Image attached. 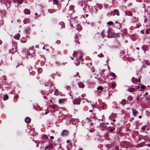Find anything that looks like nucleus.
I'll return each mask as SVG.
<instances>
[{"mask_svg": "<svg viewBox=\"0 0 150 150\" xmlns=\"http://www.w3.org/2000/svg\"><path fill=\"white\" fill-rule=\"evenodd\" d=\"M81 101V98H76L74 99L73 100V102L74 104L75 105H79Z\"/></svg>", "mask_w": 150, "mask_h": 150, "instance_id": "f257e3e1", "label": "nucleus"}, {"mask_svg": "<svg viewBox=\"0 0 150 150\" xmlns=\"http://www.w3.org/2000/svg\"><path fill=\"white\" fill-rule=\"evenodd\" d=\"M17 51V47L15 45H13L12 48L10 50V52L12 54H13Z\"/></svg>", "mask_w": 150, "mask_h": 150, "instance_id": "f03ea898", "label": "nucleus"}, {"mask_svg": "<svg viewBox=\"0 0 150 150\" xmlns=\"http://www.w3.org/2000/svg\"><path fill=\"white\" fill-rule=\"evenodd\" d=\"M111 30V29L109 28L108 30H107V33H108V35H107V37L108 38L112 37V35Z\"/></svg>", "mask_w": 150, "mask_h": 150, "instance_id": "7ed1b4c3", "label": "nucleus"}, {"mask_svg": "<svg viewBox=\"0 0 150 150\" xmlns=\"http://www.w3.org/2000/svg\"><path fill=\"white\" fill-rule=\"evenodd\" d=\"M111 15H112L113 16H115V15L118 16L119 15V11L118 10L115 9L114 11V12H112L111 13Z\"/></svg>", "mask_w": 150, "mask_h": 150, "instance_id": "20e7f679", "label": "nucleus"}, {"mask_svg": "<svg viewBox=\"0 0 150 150\" xmlns=\"http://www.w3.org/2000/svg\"><path fill=\"white\" fill-rule=\"evenodd\" d=\"M127 91H129L130 93H132L134 92L135 90V89L134 88L132 87H130V88H129L127 89Z\"/></svg>", "mask_w": 150, "mask_h": 150, "instance_id": "39448f33", "label": "nucleus"}, {"mask_svg": "<svg viewBox=\"0 0 150 150\" xmlns=\"http://www.w3.org/2000/svg\"><path fill=\"white\" fill-rule=\"evenodd\" d=\"M25 121L27 123H29L30 122L31 120L29 117H27L25 118Z\"/></svg>", "mask_w": 150, "mask_h": 150, "instance_id": "423d86ee", "label": "nucleus"}, {"mask_svg": "<svg viewBox=\"0 0 150 150\" xmlns=\"http://www.w3.org/2000/svg\"><path fill=\"white\" fill-rule=\"evenodd\" d=\"M20 35L19 33L16 34L13 37V38L17 40H19Z\"/></svg>", "mask_w": 150, "mask_h": 150, "instance_id": "0eeeda50", "label": "nucleus"}, {"mask_svg": "<svg viewBox=\"0 0 150 150\" xmlns=\"http://www.w3.org/2000/svg\"><path fill=\"white\" fill-rule=\"evenodd\" d=\"M132 111L133 115L134 116H136L138 114V112L135 109L132 110Z\"/></svg>", "mask_w": 150, "mask_h": 150, "instance_id": "6e6552de", "label": "nucleus"}, {"mask_svg": "<svg viewBox=\"0 0 150 150\" xmlns=\"http://www.w3.org/2000/svg\"><path fill=\"white\" fill-rule=\"evenodd\" d=\"M78 84L79 86V87L81 88H83L85 86V85L83 84V83L82 82L78 83Z\"/></svg>", "mask_w": 150, "mask_h": 150, "instance_id": "1a4fd4ad", "label": "nucleus"}, {"mask_svg": "<svg viewBox=\"0 0 150 150\" xmlns=\"http://www.w3.org/2000/svg\"><path fill=\"white\" fill-rule=\"evenodd\" d=\"M95 7L96 8H98L99 9H101L102 8V5L101 4H97L96 5Z\"/></svg>", "mask_w": 150, "mask_h": 150, "instance_id": "9d476101", "label": "nucleus"}, {"mask_svg": "<svg viewBox=\"0 0 150 150\" xmlns=\"http://www.w3.org/2000/svg\"><path fill=\"white\" fill-rule=\"evenodd\" d=\"M68 134V131L66 130H64L62 133V135L63 136H66Z\"/></svg>", "mask_w": 150, "mask_h": 150, "instance_id": "9b49d317", "label": "nucleus"}, {"mask_svg": "<svg viewBox=\"0 0 150 150\" xmlns=\"http://www.w3.org/2000/svg\"><path fill=\"white\" fill-rule=\"evenodd\" d=\"M24 13L26 14H29L30 13V11L29 10L26 9L24 10Z\"/></svg>", "mask_w": 150, "mask_h": 150, "instance_id": "f8f14e48", "label": "nucleus"}, {"mask_svg": "<svg viewBox=\"0 0 150 150\" xmlns=\"http://www.w3.org/2000/svg\"><path fill=\"white\" fill-rule=\"evenodd\" d=\"M42 138L43 139H48V137L47 135L44 134L42 135Z\"/></svg>", "mask_w": 150, "mask_h": 150, "instance_id": "ddd939ff", "label": "nucleus"}, {"mask_svg": "<svg viewBox=\"0 0 150 150\" xmlns=\"http://www.w3.org/2000/svg\"><path fill=\"white\" fill-rule=\"evenodd\" d=\"M125 13L127 16H132V14L131 12L130 11H126Z\"/></svg>", "mask_w": 150, "mask_h": 150, "instance_id": "4468645a", "label": "nucleus"}, {"mask_svg": "<svg viewBox=\"0 0 150 150\" xmlns=\"http://www.w3.org/2000/svg\"><path fill=\"white\" fill-rule=\"evenodd\" d=\"M132 81L133 83H137L138 82V80L137 79H135L134 77H132Z\"/></svg>", "mask_w": 150, "mask_h": 150, "instance_id": "2eb2a0df", "label": "nucleus"}, {"mask_svg": "<svg viewBox=\"0 0 150 150\" xmlns=\"http://www.w3.org/2000/svg\"><path fill=\"white\" fill-rule=\"evenodd\" d=\"M66 100V99H60L59 100V102L60 103H62L64 102Z\"/></svg>", "mask_w": 150, "mask_h": 150, "instance_id": "dca6fc26", "label": "nucleus"}, {"mask_svg": "<svg viewBox=\"0 0 150 150\" xmlns=\"http://www.w3.org/2000/svg\"><path fill=\"white\" fill-rule=\"evenodd\" d=\"M8 98V97L7 94H6L3 97V100H7Z\"/></svg>", "mask_w": 150, "mask_h": 150, "instance_id": "f3484780", "label": "nucleus"}, {"mask_svg": "<svg viewBox=\"0 0 150 150\" xmlns=\"http://www.w3.org/2000/svg\"><path fill=\"white\" fill-rule=\"evenodd\" d=\"M97 89L99 91V92H100L103 90V88L101 86H98L97 88Z\"/></svg>", "mask_w": 150, "mask_h": 150, "instance_id": "a211bd4d", "label": "nucleus"}, {"mask_svg": "<svg viewBox=\"0 0 150 150\" xmlns=\"http://www.w3.org/2000/svg\"><path fill=\"white\" fill-rule=\"evenodd\" d=\"M24 0H18L17 4L18 5H20L21 4L23 3Z\"/></svg>", "mask_w": 150, "mask_h": 150, "instance_id": "6ab92c4d", "label": "nucleus"}, {"mask_svg": "<svg viewBox=\"0 0 150 150\" xmlns=\"http://www.w3.org/2000/svg\"><path fill=\"white\" fill-rule=\"evenodd\" d=\"M5 4L7 7L10 6L11 5V2L9 1H7Z\"/></svg>", "mask_w": 150, "mask_h": 150, "instance_id": "aec40b11", "label": "nucleus"}, {"mask_svg": "<svg viewBox=\"0 0 150 150\" xmlns=\"http://www.w3.org/2000/svg\"><path fill=\"white\" fill-rule=\"evenodd\" d=\"M126 100L125 99L122 100L121 103V104L122 105H125L126 104Z\"/></svg>", "mask_w": 150, "mask_h": 150, "instance_id": "412c9836", "label": "nucleus"}, {"mask_svg": "<svg viewBox=\"0 0 150 150\" xmlns=\"http://www.w3.org/2000/svg\"><path fill=\"white\" fill-rule=\"evenodd\" d=\"M49 149L52 148H53V146L50 143L48 144V145L47 146Z\"/></svg>", "mask_w": 150, "mask_h": 150, "instance_id": "4be33fe9", "label": "nucleus"}, {"mask_svg": "<svg viewBox=\"0 0 150 150\" xmlns=\"http://www.w3.org/2000/svg\"><path fill=\"white\" fill-rule=\"evenodd\" d=\"M78 54V52H77L74 51V53L73 54V56L74 57H75L76 56H77Z\"/></svg>", "mask_w": 150, "mask_h": 150, "instance_id": "5701e85b", "label": "nucleus"}, {"mask_svg": "<svg viewBox=\"0 0 150 150\" xmlns=\"http://www.w3.org/2000/svg\"><path fill=\"white\" fill-rule=\"evenodd\" d=\"M58 91L57 89H56L54 91V95L57 96H58L59 95V93H58Z\"/></svg>", "mask_w": 150, "mask_h": 150, "instance_id": "b1692460", "label": "nucleus"}, {"mask_svg": "<svg viewBox=\"0 0 150 150\" xmlns=\"http://www.w3.org/2000/svg\"><path fill=\"white\" fill-rule=\"evenodd\" d=\"M100 35L101 36L102 38H103L105 37V35L104 34V30H103L100 33Z\"/></svg>", "mask_w": 150, "mask_h": 150, "instance_id": "393cba45", "label": "nucleus"}, {"mask_svg": "<svg viewBox=\"0 0 150 150\" xmlns=\"http://www.w3.org/2000/svg\"><path fill=\"white\" fill-rule=\"evenodd\" d=\"M30 28H27L25 29L24 31V32L26 34L28 33V31L30 30Z\"/></svg>", "mask_w": 150, "mask_h": 150, "instance_id": "a878e982", "label": "nucleus"}, {"mask_svg": "<svg viewBox=\"0 0 150 150\" xmlns=\"http://www.w3.org/2000/svg\"><path fill=\"white\" fill-rule=\"evenodd\" d=\"M79 38L76 37L75 38V41L76 43H78V44H79Z\"/></svg>", "mask_w": 150, "mask_h": 150, "instance_id": "bb28decb", "label": "nucleus"}, {"mask_svg": "<svg viewBox=\"0 0 150 150\" xmlns=\"http://www.w3.org/2000/svg\"><path fill=\"white\" fill-rule=\"evenodd\" d=\"M147 47L145 46H144L142 47V49L144 52L147 50Z\"/></svg>", "mask_w": 150, "mask_h": 150, "instance_id": "cd10ccee", "label": "nucleus"}, {"mask_svg": "<svg viewBox=\"0 0 150 150\" xmlns=\"http://www.w3.org/2000/svg\"><path fill=\"white\" fill-rule=\"evenodd\" d=\"M110 75L113 77H116V76L115 75V74L114 73H112V72L110 73Z\"/></svg>", "mask_w": 150, "mask_h": 150, "instance_id": "c85d7f7f", "label": "nucleus"}, {"mask_svg": "<svg viewBox=\"0 0 150 150\" xmlns=\"http://www.w3.org/2000/svg\"><path fill=\"white\" fill-rule=\"evenodd\" d=\"M98 56L100 57H104V55L102 54V53H100V54H98Z\"/></svg>", "mask_w": 150, "mask_h": 150, "instance_id": "c756f323", "label": "nucleus"}, {"mask_svg": "<svg viewBox=\"0 0 150 150\" xmlns=\"http://www.w3.org/2000/svg\"><path fill=\"white\" fill-rule=\"evenodd\" d=\"M53 3L54 4H56L57 5L58 1L57 0H53Z\"/></svg>", "mask_w": 150, "mask_h": 150, "instance_id": "7c9ffc66", "label": "nucleus"}, {"mask_svg": "<svg viewBox=\"0 0 150 150\" xmlns=\"http://www.w3.org/2000/svg\"><path fill=\"white\" fill-rule=\"evenodd\" d=\"M149 31H150V30L149 29H146V31H145L146 33V34H149Z\"/></svg>", "mask_w": 150, "mask_h": 150, "instance_id": "2f4dec72", "label": "nucleus"}, {"mask_svg": "<svg viewBox=\"0 0 150 150\" xmlns=\"http://www.w3.org/2000/svg\"><path fill=\"white\" fill-rule=\"evenodd\" d=\"M143 144H144L143 143H142L140 144H139L138 145V147H142L143 146Z\"/></svg>", "mask_w": 150, "mask_h": 150, "instance_id": "473e14b6", "label": "nucleus"}, {"mask_svg": "<svg viewBox=\"0 0 150 150\" xmlns=\"http://www.w3.org/2000/svg\"><path fill=\"white\" fill-rule=\"evenodd\" d=\"M113 24V22L111 21H110L109 22H108L107 23V24L108 25H112Z\"/></svg>", "mask_w": 150, "mask_h": 150, "instance_id": "72a5a7b5", "label": "nucleus"}, {"mask_svg": "<svg viewBox=\"0 0 150 150\" xmlns=\"http://www.w3.org/2000/svg\"><path fill=\"white\" fill-rule=\"evenodd\" d=\"M64 23L63 22H61L59 23V25H62V26L61 27V28H63V26H64Z\"/></svg>", "mask_w": 150, "mask_h": 150, "instance_id": "f704fd0d", "label": "nucleus"}, {"mask_svg": "<svg viewBox=\"0 0 150 150\" xmlns=\"http://www.w3.org/2000/svg\"><path fill=\"white\" fill-rule=\"evenodd\" d=\"M146 87L143 85H142L141 86V89H140V90L141 91H142V89H144Z\"/></svg>", "mask_w": 150, "mask_h": 150, "instance_id": "c9c22d12", "label": "nucleus"}, {"mask_svg": "<svg viewBox=\"0 0 150 150\" xmlns=\"http://www.w3.org/2000/svg\"><path fill=\"white\" fill-rule=\"evenodd\" d=\"M140 97V95L138 96L136 98V99L137 101H138L140 100L139 98Z\"/></svg>", "mask_w": 150, "mask_h": 150, "instance_id": "e433bc0d", "label": "nucleus"}, {"mask_svg": "<svg viewBox=\"0 0 150 150\" xmlns=\"http://www.w3.org/2000/svg\"><path fill=\"white\" fill-rule=\"evenodd\" d=\"M146 127V126H143L141 128V129L143 130H144Z\"/></svg>", "mask_w": 150, "mask_h": 150, "instance_id": "4c0bfd02", "label": "nucleus"}, {"mask_svg": "<svg viewBox=\"0 0 150 150\" xmlns=\"http://www.w3.org/2000/svg\"><path fill=\"white\" fill-rule=\"evenodd\" d=\"M145 64L147 65H150V64L149 62L147 61H145Z\"/></svg>", "mask_w": 150, "mask_h": 150, "instance_id": "58836bf2", "label": "nucleus"}, {"mask_svg": "<svg viewBox=\"0 0 150 150\" xmlns=\"http://www.w3.org/2000/svg\"><path fill=\"white\" fill-rule=\"evenodd\" d=\"M2 64H3L4 65H5V64L4 63L3 60H1V62H0V65H1Z\"/></svg>", "mask_w": 150, "mask_h": 150, "instance_id": "ea45409f", "label": "nucleus"}, {"mask_svg": "<svg viewBox=\"0 0 150 150\" xmlns=\"http://www.w3.org/2000/svg\"><path fill=\"white\" fill-rule=\"evenodd\" d=\"M111 87L112 88H115V85L114 83H112L111 86Z\"/></svg>", "mask_w": 150, "mask_h": 150, "instance_id": "a19ab883", "label": "nucleus"}, {"mask_svg": "<svg viewBox=\"0 0 150 150\" xmlns=\"http://www.w3.org/2000/svg\"><path fill=\"white\" fill-rule=\"evenodd\" d=\"M144 96L145 97V98L147 100H149V97L148 96H146L145 95H144Z\"/></svg>", "mask_w": 150, "mask_h": 150, "instance_id": "79ce46f5", "label": "nucleus"}, {"mask_svg": "<svg viewBox=\"0 0 150 150\" xmlns=\"http://www.w3.org/2000/svg\"><path fill=\"white\" fill-rule=\"evenodd\" d=\"M70 88V87L69 86H67V89L69 91Z\"/></svg>", "mask_w": 150, "mask_h": 150, "instance_id": "37998d69", "label": "nucleus"}, {"mask_svg": "<svg viewBox=\"0 0 150 150\" xmlns=\"http://www.w3.org/2000/svg\"><path fill=\"white\" fill-rule=\"evenodd\" d=\"M115 129V128H114L113 129L112 128H110L109 129V131L110 132H112Z\"/></svg>", "mask_w": 150, "mask_h": 150, "instance_id": "c03bdc74", "label": "nucleus"}, {"mask_svg": "<svg viewBox=\"0 0 150 150\" xmlns=\"http://www.w3.org/2000/svg\"><path fill=\"white\" fill-rule=\"evenodd\" d=\"M50 87H51L52 88H55V87L54 86V85H53V84H51Z\"/></svg>", "mask_w": 150, "mask_h": 150, "instance_id": "a18cd8bd", "label": "nucleus"}, {"mask_svg": "<svg viewBox=\"0 0 150 150\" xmlns=\"http://www.w3.org/2000/svg\"><path fill=\"white\" fill-rule=\"evenodd\" d=\"M19 97L17 95H16L14 96V98H18Z\"/></svg>", "mask_w": 150, "mask_h": 150, "instance_id": "49530a36", "label": "nucleus"}, {"mask_svg": "<svg viewBox=\"0 0 150 150\" xmlns=\"http://www.w3.org/2000/svg\"><path fill=\"white\" fill-rule=\"evenodd\" d=\"M134 19H136L135 20V21H137L138 20V18H136L135 17H134Z\"/></svg>", "mask_w": 150, "mask_h": 150, "instance_id": "de8ad7c7", "label": "nucleus"}, {"mask_svg": "<svg viewBox=\"0 0 150 150\" xmlns=\"http://www.w3.org/2000/svg\"><path fill=\"white\" fill-rule=\"evenodd\" d=\"M115 149L116 150H119V147L118 146H116L115 147Z\"/></svg>", "mask_w": 150, "mask_h": 150, "instance_id": "09e8293b", "label": "nucleus"}, {"mask_svg": "<svg viewBox=\"0 0 150 150\" xmlns=\"http://www.w3.org/2000/svg\"><path fill=\"white\" fill-rule=\"evenodd\" d=\"M41 93H42V94L44 95V94H45V91H41Z\"/></svg>", "mask_w": 150, "mask_h": 150, "instance_id": "8fccbe9b", "label": "nucleus"}, {"mask_svg": "<svg viewBox=\"0 0 150 150\" xmlns=\"http://www.w3.org/2000/svg\"><path fill=\"white\" fill-rule=\"evenodd\" d=\"M80 64V62H77V63H76V66H78Z\"/></svg>", "mask_w": 150, "mask_h": 150, "instance_id": "3c124183", "label": "nucleus"}, {"mask_svg": "<svg viewBox=\"0 0 150 150\" xmlns=\"http://www.w3.org/2000/svg\"><path fill=\"white\" fill-rule=\"evenodd\" d=\"M49 149L48 148V147L47 146H46L45 147V150H46V149Z\"/></svg>", "mask_w": 150, "mask_h": 150, "instance_id": "603ef678", "label": "nucleus"}, {"mask_svg": "<svg viewBox=\"0 0 150 150\" xmlns=\"http://www.w3.org/2000/svg\"><path fill=\"white\" fill-rule=\"evenodd\" d=\"M78 75H79V73L76 72V74L75 75V76H74V77H76V76H77Z\"/></svg>", "mask_w": 150, "mask_h": 150, "instance_id": "864d4df0", "label": "nucleus"}, {"mask_svg": "<svg viewBox=\"0 0 150 150\" xmlns=\"http://www.w3.org/2000/svg\"><path fill=\"white\" fill-rule=\"evenodd\" d=\"M13 1L14 3H15L16 2H18V0H13Z\"/></svg>", "mask_w": 150, "mask_h": 150, "instance_id": "5fc2aeb1", "label": "nucleus"}, {"mask_svg": "<svg viewBox=\"0 0 150 150\" xmlns=\"http://www.w3.org/2000/svg\"><path fill=\"white\" fill-rule=\"evenodd\" d=\"M86 120H87V121H90V119H89L88 118H86Z\"/></svg>", "mask_w": 150, "mask_h": 150, "instance_id": "6e6d98bb", "label": "nucleus"}, {"mask_svg": "<svg viewBox=\"0 0 150 150\" xmlns=\"http://www.w3.org/2000/svg\"><path fill=\"white\" fill-rule=\"evenodd\" d=\"M50 138L51 139H54V137L53 136H51L50 137Z\"/></svg>", "mask_w": 150, "mask_h": 150, "instance_id": "4d7b16f0", "label": "nucleus"}, {"mask_svg": "<svg viewBox=\"0 0 150 150\" xmlns=\"http://www.w3.org/2000/svg\"><path fill=\"white\" fill-rule=\"evenodd\" d=\"M23 23H24V24H26V23H27V22H26V21H25V20H23Z\"/></svg>", "mask_w": 150, "mask_h": 150, "instance_id": "13d9d810", "label": "nucleus"}, {"mask_svg": "<svg viewBox=\"0 0 150 150\" xmlns=\"http://www.w3.org/2000/svg\"><path fill=\"white\" fill-rule=\"evenodd\" d=\"M82 57V55H80V56L79 57V59H81V58Z\"/></svg>", "mask_w": 150, "mask_h": 150, "instance_id": "bf43d9fd", "label": "nucleus"}, {"mask_svg": "<svg viewBox=\"0 0 150 150\" xmlns=\"http://www.w3.org/2000/svg\"><path fill=\"white\" fill-rule=\"evenodd\" d=\"M2 41L0 40V45H1L2 44Z\"/></svg>", "mask_w": 150, "mask_h": 150, "instance_id": "052dcab7", "label": "nucleus"}, {"mask_svg": "<svg viewBox=\"0 0 150 150\" xmlns=\"http://www.w3.org/2000/svg\"><path fill=\"white\" fill-rule=\"evenodd\" d=\"M141 32L142 34H144V31L143 30H141Z\"/></svg>", "mask_w": 150, "mask_h": 150, "instance_id": "680f3d73", "label": "nucleus"}, {"mask_svg": "<svg viewBox=\"0 0 150 150\" xmlns=\"http://www.w3.org/2000/svg\"><path fill=\"white\" fill-rule=\"evenodd\" d=\"M27 55H29L30 54H29V52L28 51H27Z\"/></svg>", "mask_w": 150, "mask_h": 150, "instance_id": "e2e57ef3", "label": "nucleus"}, {"mask_svg": "<svg viewBox=\"0 0 150 150\" xmlns=\"http://www.w3.org/2000/svg\"><path fill=\"white\" fill-rule=\"evenodd\" d=\"M142 117L141 115H139V118L140 119H141V118Z\"/></svg>", "mask_w": 150, "mask_h": 150, "instance_id": "0e129e2a", "label": "nucleus"}, {"mask_svg": "<svg viewBox=\"0 0 150 150\" xmlns=\"http://www.w3.org/2000/svg\"><path fill=\"white\" fill-rule=\"evenodd\" d=\"M46 96H44V97H43L44 98V99H46Z\"/></svg>", "mask_w": 150, "mask_h": 150, "instance_id": "69168bd1", "label": "nucleus"}, {"mask_svg": "<svg viewBox=\"0 0 150 150\" xmlns=\"http://www.w3.org/2000/svg\"><path fill=\"white\" fill-rule=\"evenodd\" d=\"M147 146H148V147H150V144H148L147 145Z\"/></svg>", "mask_w": 150, "mask_h": 150, "instance_id": "338daca9", "label": "nucleus"}, {"mask_svg": "<svg viewBox=\"0 0 150 150\" xmlns=\"http://www.w3.org/2000/svg\"><path fill=\"white\" fill-rule=\"evenodd\" d=\"M69 140H67V143H69Z\"/></svg>", "mask_w": 150, "mask_h": 150, "instance_id": "774afa93", "label": "nucleus"}]
</instances>
